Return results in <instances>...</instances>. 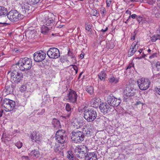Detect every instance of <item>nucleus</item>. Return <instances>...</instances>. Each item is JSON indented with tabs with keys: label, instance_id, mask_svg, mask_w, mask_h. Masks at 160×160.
Segmentation results:
<instances>
[{
	"label": "nucleus",
	"instance_id": "f8f14e48",
	"mask_svg": "<svg viewBox=\"0 0 160 160\" xmlns=\"http://www.w3.org/2000/svg\"><path fill=\"white\" fill-rule=\"evenodd\" d=\"M78 96L77 94L75 91L70 89L67 95V100L69 102L72 103H77Z\"/></svg>",
	"mask_w": 160,
	"mask_h": 160
},
{
	"label": "nucleus",
	"instance_id": "6e6d98bb",
	"mask_svg": "<svg viewBox=\"0 0 160 160\" xmlns=\"http://www.w3.org/2000/svg\"><path fill=\"white\" fill-rule=\"evenodd\" d=\"M111 2V0H107L106 4L107 7H109L110 6Z\"/></svg>",
	"mask_w": 160,
	"mask_h": 160
},
{
	"label": "nucleus",
	"instance_id": "58836bf2",
	"mask_svg": "<svg viewBox=\"0 0 160 160\" xmlns=\"http://www.w3.org/2000/svg\"><path fill=\"white\" fill-rule=\"evenodd\" d=\"M29 2L31 4H35L38 3L40 0H28Z\"/></svg>",
	"mask_w": 160,
	"mask_h": 160
},
{
	"label": "nucleus",
	"instance_id": "6ab92c4d",
	"mask_svg": "<svg viewBox=\"0 0 160 160\" xmlns=\"http://www.w3.org/2000/svg\"><path fill=\"white\" fill-rule=\"evenodd\" d=\"M100 99L98 97H95L92 98L90 101L91 106L95 108H98L99 105V103L100 102Z\"/></svg>",
	"mask_w": 160,
	"mask_h": 160
},
{
	"label": "nucleus",
	"instance_id": "7c9ffc66",
	"mask_svg": "<svg viewBox=\"0 0 160 160\" xmlns=\"http://www.w3.org/2000/svg\"><path fill=\"white\" fill-rule=\"evenodd\" d=\"M158 40H160V34L153 35L151 37V40L152 42H155Z\"/></svg>",
	"mask_w": 160,
	"mask_h": 160
},
{
	"label": "nucleus",
	"instance_id": "b1692460",
	"mask_svg": "<svg viewBox=\"0 0 160 160\" xmlns=\"http://www.w3.org/2000/svg\"><path fill=\"white\" fill-rule=\"evenodd\" d=\"M72 123L74 128L76 129H79L81 128L82 126V123L80 120L76 119L74 120Z\"/></svg>",
	"mask_w": 160,
	"mask_h": 160
},
{
	"label": "nucleus",
	"instance_id": "a211bd4d",
	"mask_svg": "<svg viewBox=\"0 0 160 160\" xmlns=\"http://www.w3.org/2000/svg\"><path fill=\"white\" fill-rule=\"evenodd\" d=\"M14 88V86L12 84L6 83L4 91L7 94H11Z\"/></svg>",
	"mask_w": 160,
	"mask_h": 160
},
{
	"label": "nucleus",
	"instance_id": "4468645a",
	"mask_svg": "<svg viewBox=\"0 0 160 160\" xmlns=\"http://www.w3.org/2000/svg\"><path fill=\"white\" fill-rule=\"evenodd\" d=\"M65 109L67 112H64L61 117L63 118L68 119L70 117L71 110L72 109V108L70 104L68 103H67L66 104L65 106Z\"/></svg>",
	"mask_w": 160,
	"mask_h": 160
},
{
	"label": "nucleus",
	"instance_id": "de8ad7c7",
	"mask_svg": "<svg viewBox=\"0 0 160 160\" xmlns=\"http://www.w3.org/2000/svg\"><path fill=\"white\" fill-rule=\"evenodd\" d=\"M113 47V43L112 42H110L106 46V48H107L112 49Z\"/></svg>",
	"mask_w": 160,
	"mask_h": 160
},
{
	"label": "nucleus",
	"instance_id": "79ce46f5",
	"mask_svg": "<svg viewBox=\"0 0 160 160\" xmlns=\"http://www.w3.org/2000/svg\"><path fill=\"white\" fill-rule=\"evenodd\" d=\"M137 31L136 30H135L133 33H132L131 39L132 40H134L135 39V36L137 34Z\"/></svg>",
	"mask_w": 160,
	"mask_h": 160
},
{
	"label": "nucleus",
	"instance_id": "37998d69",
	"mask_svg": "<svg viewBox=\"0 0 160 160\" xmlns=\"http://www.w3.org/2000/svg\"><path fill=\"white\" fill-rule=\"evenodd\" d=\"M135 52H135V51L133 50L132 49L131 50L130 48L128 52V57H130L132 56Z\"/></svg>",
	"mask_w": 160,
	"mask_h": 160
},
{
	"label": "nucleus",
	"instance_id": "c756f323",
	"mask_svg": "<svg viewBox=\"0 0 160 160\" xmlns=\"http://www.w3.org/2000/svg\"><path fill=\"white\" fill-rule=\"evenodd\" d=\"M98 76L100 80H102L105 78L106 73L104 71H102L99 73Z\"/></svg>",
	"mask_w": 160,
	"mask_h": 160
},
{
	"label": "nucleus",
	"instance_id": "0e129e2a",
	"mask_svg": "<svg viewBox=\"0 0 160 160\" xmlns=\"http://www.w3.org/2000/svg\"><path fill=\"white\" fill-rule=\"evenodd\" d=\"M84 54L83 52L81 54H80V57L81 58H84Z\"/></svg>",
	"mask_w": 160,
	"mask_h": 160
},
{
	"label": "nucleus",
	"instance_id": "7ed1b4c3",
	"mask_svg": "<svg viewBox=\"0 0 160 160\" xmlns=\"http://www.w3.org/2000/svg\"><path fill=\"white\" fill-rule=\"evenodd\" d=\"M16 65H18L21 71H27L32 67V62L30 58H25L20 59Z\"/></svg>",
	"mask_w": 160,
	"mask_h": 160
},
{
	"label": "nucleus",
	"instance_id": "13d9d810",
	"mask_svg": "<svg viewBox=\"0 0 160 160\" xmlns=\"http://www.w3.org/2000/svg\"><path fill=\"white\" fill-rule=\"evenodd\" d=\"M157 57V53H155L152 55L150 56L149 57V58L150 59H152L154 58Z\"/></svg>",
	"mask_w": 160,
	"mask_h": 160
},
{
	"label": "nucleus",
	"instance_id": "603ef678",
	"mask_svg": "<svg viewBox=\"0 0 160 160\" xmlns=\"http://www.w3.org/2000/svg\"><path fill=\"white\" fill-rule=\"evenodd\" d=\"M98 14V11L96 10H93V12L91 15L93 16H97Z\"/></svg>",
	"mask_w": 160,
	"mask_h": 160
},
{
	"label": "nucleus",
	"instance_id": "20e7f679",
	"mask_svg": "<svg viewBox=\"0 0 160 160\" xmlns=\"http://www.w3.org/2000/svg\"><path fill=\"white\" fill-rule=\"evenodd\" d=\"M55 137L56 140L63 147L64 146V144L66 142L68 138L65 131L63 130H58L56 133Z\"/></svg>",
	"mask_w": 160,
	"mask_h": 160
},
{
	"label": "nucleus",
	"instance_id": "393cba45",
	"mask_svg": "<svg viewBox=\"0 0 160 160\" xmlns=\"http://www.w3.org/2000/svg\"><path fill=\"white\" fill-rule=\"evenodd\" d=\"M108 81L111 83H116L119 81V78H115L113 76H111L108 78Z\"/></svg>",
	"mask_w": 160,
	"mask_h": 160
},
{
	"label": "nucleus",
	"instance_id": "a19ab883",
	"mask_svg": "<svg viewBox=\"0 0 160 160\" xmlns=\"http://www.w3.org/2000/svg\"><path fill=\"white\" fill-rule=\"evenodd\" d=\"M20 91L21 92H24L26 91L27 89L26 85H23L20 88Z\"/></svg>",
	"mask_w": 160,
	"mask_h": 160
},
{
	"label": "nucleus",
	"instance_id": "ddd939ff",
	"mask_svg": "<svg viewBox=\"0 0 160 160\" xmlns=\"http://www.w3.org/2000/svg\"><path fill=\"white\" fill-rule=\"evenodd\" d=\"M46 57V54L43 51H38L33 54V59L36 62H40L43 60Z\"/></svg>",
	"mask_w": 160,
	"mask_h": 160
},
{
	"label": "nucleus",
	"instance_id": "f3484780",
	"mask_svg": "<svg viewBox=\"0 0 160 160\" xmlns=\"http://www.w3.org/2000/svg\"><path fill=\"white\" fill-rule=\"evenodd\" d=\"M97 156L96 152L87 153L85 157V160H97Z\"/></svg>",
	"mask_w": 160,
	"mask_h": 160
},
{
	"label": "nucleus",
	"instance_id": "f704fd0d",
	"mask_svg": "<svg viewBox=\"0 0 160 160\" xmlns=\"http://www.w3.org/2000/svg\"><path fill=\"white\" fill-rule=\"evenodd\" d=\"M138 47L137 46V43L133 42L130 48L131 50L132 49L133 50L135 51V52H136L138 49Z\"/></svg>",
	"mask_w": 160,
	"mask_h": 160
},
{
	"label": "nucleus",
	"instance_id": "4be33fe9",
	"mask_svg": "<svg viewBox=\"0 0 160 160\" xmlns=\"http://www.w3.org/2000/svg\"><path fill=\"white\" fill-rule=\"evenodd\" d=\"M31 6L28 4H24L23 5L21 8V11L23 14L29 13L30 8Z\"/></svg>",
	"mask_w": 160,
	"mask_h": 160
},
{
	"label": "nucleus",
	"instance_id": "c03bdc74",
	"mask_svg": "<svg viewBox=\"0 0 160 160\" xmlns=\"http://www.w3.org/2000/svg\"><path fill=\"white\" fill-rule=\"evenodd\" d=\"M82 132L84 133V135L86 134L88 136L90 135L91 132L90 131H89V128L85 130H83Z\"/></svg>",
	"mask_w": 160,
	"mask_h": 160
},
{
	"label": "nucleus",
	"instance_id": "dca6fc26",
	"mask_svg": "<svg viewBox=\"0 0 160 160\" xmlns=\"http://www.w3.org/2000/svg\"><path fill=\"white\" fill-rule=\"evenodd\" d=\"M41 135L39 132L35 131L31 133L30 137L32 142H37L40 141Z\"/></svg>",
	"mask_w": 160,
	"mask_h": 160
},
{
	"label": "nucleus",
	"instance_id": "0eeeda50",
	"mask_svg": "<svg viewBox=\"0 0 160 160\" xmlns=\"http://www.w3.org/2000/svg\"><path fill=\"white\" fill-rule=\"evenodd\" d=\"M15 106L14 101L8 98H5L3 100V107L6 112L11 111L13 110Z\"/></svg>",
	"mask_w": 160,
	"mask_h": 160
},
{
	"label": "nucleus",
	"instance_id": "423d86ee",
	"mask_svg": "<svg viewBox=\"0 0 160 160\" xmlns=\"http://www.w3.org/2000/svg\"><path fill=\"white\" fill-rule=\"evenodd\" d=\"M7 17L12 22H18L22 18L21 13L16 10H12L9 12Z\"/></svg>",
	"mask_w": 160,
	"mask_h": 160
},
{
	"label": "nucleus",
	"instance_id": "e2e57ef3",
	"mask_svg": "<svg viewBox=\"0 0 160 160\" xmlns=\"http://www.w3.org/2000/svg\"><path fill=\"white\" fill-rule=\"evenodd\" d=\"M102 14H104L106 12V10L104 8H103L101 11Z\"/></svg>",
	"mask_w": 160,
	"mask_h": 160
},
{
	"label": "nucleus",
	"instance_id": "473e14b6",
	"mask_svg": "<svg viewBox=\"0 0 160 160\" xmlns=\"http://www.w3.org/2000/svg\"><path fill=\"white\" fill-rule=\"evenodd\" d=\"M144 18L140 15L138 16L137 18V20L139 23H141L142 24L144 23Z\"/></svg>",
	"mask_w": 160,
	"mask_h": 160
},
{
	"label": "nucleus",
	"instance_id": "864d4df0",
	"mask_svg": "<svg viewBox=\"0 0 160 160\" xmlns=\"http://www.w3.org/2000/svg\"><path fill=\"white\" fill-rule=\"evenodd\" d=\"M72 66V68L75 71L76 74L78 72V68L77 66L75 65H71Z\"/></svg>",
	"mask_w": 160,
	"mask_h": 160
},
{
	"label": "nucleus",
	"instance_id": "052dcab7",
	"mask_svg": "<svg viewBox=\"0 0 160 160\" xmlns=\"http://www.w3.org/2000/svg\"><path fill=\"white\" fill-rule=\"evenodd\" d=\"M137 16H138L135 14H132L131 15V17L133 19L137 18Z\"/></svg>",
	"mask_w": 160,
	"mask_h": 160
},
{
	"label": "nucleus",
	"instance_id": "c85d7f7f",
	"mask_svg": "<svg viewBox=\"0 0 160 160\" xmlns=\"http://www.w3.org/2000/svg\"><path fill=\"white\" fill-rule=\"evenodd\" d=\"M42 33L44 34H47L49 32V29L44 25L42 26L41 28Z\"/></svg>",
	"mask_w": 160,
	"mask_h": 160
},
{
	"label": "nucleus",
	"instance_id": "9b49d317",
	"mask_svg": "<svg viewBox=\"0 0 160 160\" xmlns=\"http://www.w3.org/2000/svg\"><path fill=\"white\" fill-rule=\"evenodd\" d=\"M107 102L110 106L114 108L118 106L121 102V99L117 98L113 96L110 95L108 97Z\"/></svg>",
	"mask_w": 160,
	"mask_h": 160
},
{
	"label": "nucleus",
	"instance_id": "a878e982",
	"mask_svg": "<svg viewBox=\"0 0 160 160\" xmlns=\"http://www.w3.org/2000/svg\"><path fill=\"white\" fill-rule=\"evenodd\" d=\"M75 152L76 153L77 152L76 155L77 157L79 158H85L86 156L85 155V154L82 152H80V151L78 149H77L76 150Z\"/></svg>",
	"mask_w": 160,
	"mask_h": 160
},
{
	"label": "nucleus",
	"instance_id": "f257e3e1",
	"mask_svg": "<svg viewBox=\"0 0 160 160\" xmlns=\"http://www.w3.org/2000/svg\"><path fill=\"white\" fill-rule=\"evenodd\" d=\"M78 111L79 112H84V118L88 122L93 121L97 117V113L95 110L84 106L79 107Z\"/></svg>",
	"mask_w": 160,
	"mask_h": 160
},
{
	"label": "nucleus",
	"instance_id": "6e6552de",
	"mask_svg": "<svg viewBox=\"0 0 160 160\" xmlns=\"http://www.w3.org/2000/svg\"><path fill=\"white\" fill-rule=\"evenodd\" d=\"M138 84L139 89L142 90H145L149 87L150 82L147 78H141L138 81Z\"/></svg>",
	"mask_w": 160,
	"mask_h": 160
},
{
	"label": "nucleus",
	"instance_id": "bf43d9fd",
	"mask_svg": "<svg viewBox=\"0 0 160 160\" xmlns=\"http://www.w3.org/2000/svg\"><path fill=\"white\" fill-rule=\"evenodd\" d=\"M22 159L27 160L29 159V157L28 156H22Z\"/></svg>",
	"mask_w": 160,
	"mask_h": 160
},
{
	"label": "nucleus",
	"instance_id": "e433bc0d",
	"mask_svg": "<svg viewBox=\"0 0 160 160\" xmlns=\"http://www.w3.org/2000/svg\"><path fill=\"white\" fill-rule=\"evenodd\" d=\"M144 23H150L152 22L153 20L151 18H144Z\"/></svg>",
	"mask_w": 160,
	"mask_h": 160
},
{
	"label": "nucleus",
	"instance_id": "bb28decb",
	"mask_svg": "<svg viewBox=\"0 0 160 160\" xmlns=\"http://www.w3.org/2000/svg\"><path fill=\"white\" fill-rule=\"evenodd\" d=\"M52 123L53 127L55 128H58L61 126L60 121L56 118L53 119Z\"/></svg>",
	"mask_w": 160,
	"mask_h": 160
},
{
	"label": "nucleus",
	"instance_id": "9d476101",
	"mask_svg": "<svg viewBox=\"0 0 160 160\" xmlns=\"http://www.w3.org/2000/svg\"><path fill=\"white\" fill-rule=\"evenodd\" d=\"M101 111L104 114L109 113L113 111L114 108L106 103H102L99 106Z\"/></svg>",
	"mask_w": 160,
	"mask_h": 160
},
{
	"label": "nucleus",
	"instance_id": "39448f33",
	"mask_svg": "<svg viewBox=\"0 0 160 160\" xmlns=\"http://www.w3.org/2000/svg\"><path fill=\"white\" fill-rule=\"evenodd\" d=\"M84 138L83 132L78 130H74L72 132L71 139L72 141L76 143L81 142Z\"/></svg>",
	"mask_w": 160,
	"mask_h": 160
},
{
	"label": "nucleus",
	"instance_id": "c9c22d12",
	"mask_svg": "<svg viewBox=\"0 0 160 160\" xmlns=\"http://www.w3.org/2000/svg\"><path fill=\"white\" fill-rule=\"evenodd\" d=\"M31 154L33 155V156L35 157H38L39 155V152L38 150H32L31 152Z\"/></svg>",
	"mask_w": 160,
	"mask_h": 160
},
{
	"label": "nucleus",
	"instance_id": "412c9836",
	"mask_svg": "<svg viewBox=\"0 0 160 160\" xmlns=\"http://www.w3.org/2000/svg\"><path fill=\"white\" fill-rule=\"evenodd\" d=\"M151 13L152 15L155 16V17L157 18H160V9H158L155 7H153L152 9Z\"/></svg>",
	"mask_w": 160,
	"mask_h": 160
},
{
	"label": "nucleus",
	"instance_id": "72a5a7b5",
	"mask_svg": "<svg viewBox=\"0 0 160 160\" xmlns=\"http://www.w3.org/2000/svg\"><path fill=\"white\" fill-rule=\"evenodd\" d=\"M67 158L69 159H72V160H73V155L72 153V152L71 151H69L68 152V154L67 155Z\"/></svg>",
	"mask_w": 160,
	"mask_h": 160
},
{
	"label": "nucleus",
	"instance_id": "69168bd1",
	"mask_svg": "<svg viewBox=\"0 0 160 160\" xmlns=\"http://www.w3.org/2000/svg\"><path fill=\"white\" fill-rule=\"evenodd\" d=\"M3 112V110H1L0 111V117H2V113Z\"/></svg>",
	"mask_w": 160,
	"mask_h": 160
},
{
	"label": "nucleus",
	"instance_id": "680f3d73",
	"mask_svg": "<svg viewBox=\"0 0 160 160\" xmlns=\"http://www.w3.org/2000/svg\"><path fill=\"white\" fill-rule=\"evenodd\" d=\"M108 29V28L107 27L105 29H102L101 31L102 32H106Z\"/></svg>",
	"mask_w": 160,
	"mask_h": 160
},
{
	"label": "nucleus",
	"instance_id": "5fc2aeb1",
	"mask_svg": "<svg viewBox=\"0 0 160 160\" xmlns=\"http://www.w3.org/2000/svg\"><path fill=\"white\" fill-rule=\"evenodd\" d=\"M45 109H42L40 111V112H38L37 114L38 115H42V114H43L45 112Z\"/></svg>",
	"mask_w": 160,
	"mask_h": 160
},
{
	"label": "nucleus",
	"instance_id": "49530a36",
	"mask_svg": "<svg viewBox=\"0 0 160 160\" xmlns=\"http://www.w3.org/2000/svg\"><path fill=\"white\" fill-rule=\"evenodd\" d=\"M68 56H69L71 58H73L75 57V56L72 52L70 51V50L68 51Z\"/></svg>",
	"mask_w": 160,
	"mask_h": 160
},
{
	"label": "nucleus",
	"instance_id": "8fccbe9b",
	"mask_svg": "<svg viewBox=\"0 0 160 160\" xmlns=\"http://www.w3.org/2000/svg\"><path fill=\"white\" fill-rule=\"evenodd\" d=\"M147 3L150 5H153L156 1V0H146Z\"/></svg>",
	"mask_w": 160,
	"mask_h": 160
},
{
	"label": "nucleus",
	"instance_id": "774afa93",
	"mask_svg": "<svg viewBox=\"0 0 160 160\" xmlns=\"http://www.w3.org/2000/svg\"><path fill=\"white\" fill-rule=\"evenodd\" d=\"M13 51H15L16 53H18L19 52V51L17 49H14Z\"/></svg>",
	"mask_w": 160,
	"mask_h": 160
},
{
	"label": "nucleus",
	"instance_id": "2eb2a0df",
	"mask_svg": "<svg viewBox=\"0 0 160 160\" xmlns=\"http://www.w3.org/2000/svg\"><path fill=\"white\" fill-rule=\"evenodd\" d=\"M124 99L126 100L129 98H131L135 94L134 91L130 89L129 87H127L124 91Z\"/></svg>",
	"mask_w": 160,
	"mask_h": 160
},
{
	"label": "nucleus",
	"instance_id": "cd10ccee",
	"mask_svg": "<svg viewBox=\"0 0 160 160\" xmlns=\"http://www.w3.org/2000/svg\"><path fill=\"white\" fill-rule=\"evenodd\" d=\"M78 149L79 150L80 152H82L84 153L85 154L87 153L88 151L87 148L84 145L79 146V148H78Z\"/></svg>",
	"mask_w": 160,
	"mask_h": 160
},
{
	"label": "nucleus",
	"instance_id": "f03ea898",
	"mask_svg": "<svg viewBox=\"0 0 160 160\" xmlns=\"http://www.w3.org/2000/svg\"><path fill=\"white\" fill-rule=\"evenodd\" d=\"M8 77H10L11 82L16 84L21 83L23 80V74L18 70L12 69L8 72Z\"/></svg>",
	"mask_w": 160,
	"mask_h": 160
},
{
	"label": "nucleus",
	"instance_id": "338daca9",
	"mask_svg": "<svg viewBox=\"0 0 160 160\" xmlns=\"http://www.w3.org/2000/svg\"><path fill=\"white\" fill-rule=\"evenodd\" d=\"M126 13L127 14H129L130 15H131V12L130 11L127 10L126 11Z\"/></svg>",
	"mask_w": 160,
	"mask_h": 160
},
{
	"label": "nucleus",
	"instance_id": "2f4dec72",
	"mask_svg": "<svg viewBox=\"0 0 160 160\" xmlns=\"http://www.w3.org/2000/svg\"><path fill=\"white\" fill-rule=\"evenodd\" d=\"M86 90L90 94H92L93 92V88L92 86H88L86 87Z\"/></svg>",
	"mask_w": 160,
	"mask_h": 160
},
{
	"label": "nucleus",
	"instance_id": "ea45409f",
	"mask_svg": "<svg viewBox=\"0 0 160 160\" xmlns=\"http://www.w3.org/2000/svg\"><path fill=\"white\" fill-rule=\"evenodd\" d=\"M62 147L60 148V147L59 148H56L54 149V151L57 153H60L62 152Z\"/></svg>",
	"mask_w": 160,
	"mask_h": 160
},
{
	"label": "nucleus",
	"instance_id": "4c0bfd02",
	"mask_svg": "<svg viewBox=\"0 0 160 160\" xmlns=\"http://www.w3.org/2000/svg\"><path fill=\"white\" fill-rule=\"evenodd\" d=\"M49 102L48 101V100L47 99H45L44 101H43L42 103L41 106L42 107L45 106L47 107H48V103Z\"/></svg>",
	"mask_w": 160,
	"mask_h": 160
},
{
	"label": "nucleus",
	"instance_id": "5701e85b",
	"mask_svg": "<svg viewBox=\"0 0 160 160\" xmlns=\"http://www.w3.org/2000/svg\"><path fill=\"white\" fill-rule=\"evenodd\" d=\"M8 13L7 8L3 6H0V17H7Z\"/></svg>",
	"mask_w": 160,
	"mask_h": 160
},
{
	"label": "nucleus",
	"instance_id": "1a4fd4ad",
	"mask_svg": "<svg viewBox=\"0 0 160 160\" xmlns=\"http://www.w3.org/2000/svg\"><path fill=\"white\" fill-rule=\"evenodd\" d=\"M48 56L51 58L56 59L60 56L59 50L56 48H51L47 52Z\"/></svg>",
	"mask_w": 160,
	"mask_h": 160
},
{
	"label": "nucleus",
	"instance_id": "09e8293b",
	"mask_svg": "<svg viewBox=\"0 0 160 160\" xmlns=\"http://www.w3.org/2000/svg\"><path fill=\"white\" fill-rule=\"evenodd\" d=\"M8 138V136L6 133H3L2 136V138H1L2 141H3L4 142H6L5 140L6 138Z\"/></svg>",
	"mask_w": 160,
	"mask_h": 160
},
{
	"label": "nucleus",
	"instance_id": "a18cd8bd",
	"mask_svg": "<svg viewBox=\"0 0 160 160\" xmlns=\"http://www.w3.org/2000/svg\"><path fill=\"white\" fill-rule=\"evenodd\" d=\"M155 66L158 71H160V62H158L155 64Z\"/></svg>",
	"mask_w": 160,
	"mask_h": 160
},
{
	"label": "nucleus",
	"instance_id": "aec40b11",
	"mask_svg": "<svg viewBox=\"0 0 160 160\" xmlns=\"http://www.w3.org/2000/svg\"><path fill=\"white\" fill-rule=\"evenodd\" d=\"M43 22L47 26H51L53 24V19L52 17L48 16L45 17Z\"/></svg>",
	"mask_w": 160,
	"mask_h": 160
},
{
	"label": "nucleus",
	"instance_id": "4d7b16f0",
	"mask_svg": "<svg viewBox=\"0 0 160 160\" xmlns=\"http://www.w3.org/2000/svg\"><path fill=\"white\" fill-rule=\"evenodd\" d=\"M85 29L88 31H90L91 29V26L90 25H88L85 27Z\"/></svg>",
	"mask_w": 160,
	"mask_h": 160
},
{
	"label": "nucleus",
	"instance_id": "3c124183",
	"mask_svg": "<svg viewBox=\"0 0 160 160\" xmlns=\"http://www.w3.org/2000/svg\"><path fill=\"white\" fill-rule=\"evenodd\" d=\"M15 145L19 149L22 147V143L21 142H18L16 143Z\"/></svg>",
	"mask_w": 160,
	"mask_h": 160
}]
</instances>
